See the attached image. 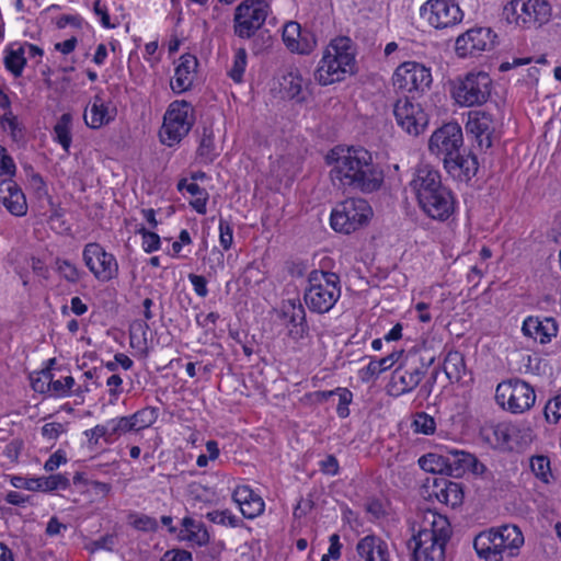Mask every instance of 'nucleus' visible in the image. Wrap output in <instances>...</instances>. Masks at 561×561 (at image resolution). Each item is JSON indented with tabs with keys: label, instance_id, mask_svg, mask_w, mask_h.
<instances>
[{
	"label": "nucleus",
	"instance_id": "obj_1",
	"mask_svg": "<svg viewBox=\"0 0 561 561\" xmlns=\"http://www.w3.org/2000/svg\"><path fill=\"white\" fill-rule=\"evenodd\" d=\"M332 164L330 171L333 183L362 193L378 191L383 183V172L374 163L371 153L364 147H337L327 156Z\"/></svg>",
	"mask_w": 561,
	"mask_h": 561
},
{
	"label": "nucleus",
	"instance_id": "obj_7",
	"mask_svg": "<svg viewBox=\"0 0 561 561\" xmlns=\"http://www.w3.org/2000/svg\"><path fill=\"white\" fill-rule=\"evenodd\" d=\"M495 400L512 413H524L535 404L536 392L528 382L514 378L497 385Z\"/></svg>",
	"mask_w": 561,
	"mask_h": 561
},
{
	"label": "nucleus",
	"instance_id": "obj_41",
	"mask_svg": "<svg viewBox=\"0 0 561 561\" xmlns=\"http://www.w3.org/2000/svg\"><path fill=\"white\" fill-rule=\"evenodd\" d=\"M197 156L206 163L213 162L217 156L213 134L208 128H204L199 146L197 148Z\"/></svg>",
	"mask_w": 561,
	"mask_h": 561
},
{
	"label": "nucleus",
	"instance_id": "obj_9",
	"mask_svg": "<svg viewBox=\"0 0 561 561\" xmlns=\"http://www.w3.org/2000/svg\"><path fill=\"white\" fill-rule=\"evenodd\" d=\"M551 14L546 0H512L503 9V16L508 23L526 26L530 23L542 24Z\"/></svg>",
	"mask_w": 561,
	"mask_h": 561
},
{
	"label": "nucleus",
	"instance_id": "obj_53",
	"mask_svg": "<svg viewBox=\"0 0 561 561\" xmlns=\"http://www.w3.org/2000/svg\"><path fill=\"white\" fill-rule=\"evenodd\" d=\"M0 125L4 130H10L13 139H19L23 136L18 117L13 115L11 111L3 115L0 121Z\"/></svg>",
	"mask_w": 561,
	"mask_h": 561
},
{
	"label": "nucleus",
	"instance_id": "obj_15",
	"mask_svg": "<svg viewBox=\"0 0 561 561\" xmlns=\"http://www.w3.org/2000/svg\"><path fill=\"white\" fill-rule=\"evenodd\" d=\"M420 13L436 28L455 25L463 16L458 4L448 0H428L421 7Z\"/></svg>",
	"mask_w": 561,
	"mask_h": 561
},
{
	"label": "nucleus",
	"instance_id": "obj_2",
	"mask_svg": "<svg viewBox=\"0 0 561 561\" xmlns=\"http://www.w3.org/2000/svg\"><path fill=\"white\" fill-rule=\"evenodd\" d=\"M524 545V536L516 525H503L480 533L473 547L485 561H504L518 554Z\"/></svg>",
	"mask_w": 561,
	"mask_h": 561
},
{
	"label": "nucleus",
	"instance_id": "obj_27",
	"mask_svg": "<svg viewBox=\"0 0 561 561\" xmlns=\"http://www.w3.org/2000/svg\"><path fill=\"white\" fill-rule=\"evenodd\" d=\"M433 493L440 503L451 507L460 505L463 500V492L460 485L444 478L434 480Z\"/></svg>",
	"mask_w": 561,
	"mask_h": 561
},
{
	"label": "nucleus",
	"instance_id": "obj_26",
	"mask_svg": "<svg viewBox=\"0 0 561 561\" xmlns=\"http://www.w3.org/2000/svg\"><path fill=\"white\" fill-rule=\"evenodd\" d=\"M359 561H388L387 543L376 536H366L356 547Z\"/></svg>",
	"mask_w": 561,
	"mask_h": 561
},
{
	"label": "nucleus",
	"instance_id": "obj_52",
	"mask_svg": "<svg viewBox=\"0 0 561 561\" xmlns=\"http://www.w3.org/2000/svg\"><path fill=\"white\" fill-rule=\"evenodd\" d=\"M543 414L550 423H557L561 419V393L547 402Z\"/></svg>",
	"mask_w": 561,
	"mask_h": 561
},
{
	"label": "nucleus",
	"instance_id": "obj_4",
	"mask_svg": "<svg viewBox=\"0 0 561 561\" xmlns=\"http://www.w3.org/2000/svg\"><path fill=\"white\" fill-rule=\"evenodd\" d=\"M309 287L305 291V302L312 312L330 311L341 296L340 277L332 272L312 271L308 277Z\"/></svg>",
	"mask_w": 561,
	"mask_h": 561
},
{
	"label": "nucleus",
	"instance_id": "obj_13",
	"mask_svg": "<svg viewBox=\"0 0 561 561\" xmlns=\"http://www.w3.org/2000/svg\"><path fill=\"white\" fill-rule=\"evenodd\" d=\"M82 257L87 267L101 282H108L118 274V263L115 256L107 253L99 243L85 244Z\"/></svg>",
	"mask_w": 561,
	"mask_h": 561
},
{
	"label": "nucleus",
	"instance_id": "obj_33",
	"mask_svg": "<svg viewBox=\"0 0 561 561\" xmlns=\"http://www.w3.org/2000/svg\"><path fill=\"white\" fill-rule=\"evenodd\" d=\"M470 456V453L463 450H448L444 456L446 474L455 478L461 477L468 469L469 460L467 458Z\"/></svg>",
	"mask_w": 561,
	"mask_h": 561
},
{
	"label": "nucleus",
	"instance_id": "obj_59",
	"mask_svg": "<svg viewBox=\"0 0 561 561\" xmlns=\"http://www.w3.org/2000/svg\"><path fill=\"white\" fill-rule=\"evenodd\" d=\"M16 171L13 159L7 154L4 147L0 145V175H14Z\"/></svg>",
	"mask_w": 561,
	"mask_h": 561
},
{
	"label": "nucleus",
	"instance_id": "obj_35",
	"mask_svg": "<svg viewBox=\"0 0 561 561\" xmlns=\"http://www.w3.org/2000/svg\"><path fill=\"white\" fill-rule=\"evenodd\" d=\"M444 371L449 381H460L466 373L463 356L457 351L449 352L444 360Z\"/></svg>",
	"mask_w": 561,
	"mask_h": 561
},
{
	"label": "nucleus",
	"instance_id": "obj_62",
	"mask_svg": "<svg viewBox=\"0 0 561 561\" xmlns=\"http://www.w3.org/2000/svg\"><path fill=\"white\" fill-rule=\"evenodd\" d=\"M188 279L197 296L204 298L208 295L207 280L204 276L191 273Z\"/></svg>",
	"mask_w": 561,
	"mask_h": 561
},
{
	"label": "nucleus",
	"instance_id": "obj_19",
	"mask_svg": "<svg viewBox=\"0 0 561 561\" xmlns=\"http://www.w3.org/2000/svg\"><path fill=\"white\" fill-rule=\"evenodd\" d=\"M466 129L473 136L480 150H486L492 147L495 125L489 113L483 111L471 113Z\"/></svg>",
	"mask_w": 561,
	"mask_h": 561
},
{
	"label": "nucleus",
	"instance_id": "obj_8",
	"mask_svg": "<svg viewBox=\"0 0 561 561\" xmlns=\"http://www.w3.org/2000/svg\"><path fill=\"white\" fill-rule=\"evenodd\" d=\"M267 14L268 5L264 0H243L234 11V34L250 38L262 27Z\"/></svg>",
	"mask_w": 561,
	"mask_h": 561
},
{
	"label": "nucleus",
	"instance_id": "obj_38",
	"mask_svg": "<svg viewBox=\"0 0 561 561\" xmlns=\"http://www.w3.org/2000/svg\"><path fill=\"white\" fill-rule=\"evenodd\" d=\"M530 469L537 479L545 483L550 482L552 478L550 459L543 455L533 456L530 458Z\"/></svg>",
	"mask_w": 561,
	"mask_h": 561
},
{
	"label": "nucleus",
	"instance_id": "obj_54",
	"mask_svg": "<svg viewBox=\"0 0 561 561\" xmlns=\"http://www.w3.org/2000/svg\"><path fill=\"white\" fill-rule=\"evenodd\" d=\"M336 394L339 396V404L336 408L337 415L345 419L350 414L348 405L352 402L353 394L346 388H336Z\"/></svg>",
	"mask_w": 561,
	"mask_h": 561
},
{
	"label": "nucleus",
	"instance_id": "obj_36",
	"mask_svg": "<svg viewBox=\"0 0 561 561\" xmlns=\"http://www.w3.org/2000/svg\"><path fill=\"white\" fill-rule=\"evenodd\" d=\"M71 123L72 117L69 113H65L60 116L54 127L55 139L61 145L66 152H69L71 145Z\"/></svg>",
	"mask_w": 561,
	"mask_h": 561
},
{
	"label": "nucleus",
	"instance_id": "obj_42",
	"mask_svg": "<svg viewBox=\"0 0 561 561\" xmlns=\"http://www.w3.org/2000/svg\"><path fill=\"white\" fill-rule=\"evenodd\" d=\"M304 79L298 70H290L283 76L280 85L286 91L288 96L296 98L300 94L302 89Z\"/></svg>",
	"mask_w": 561,
	"mask_h": 561
},
{
	"label": "nucleus",
	"instance_id": "obj_50",
	"mask_svg": "<svg viewBox=\"0 0 561 561\" xmlns=\"http://www.w3.org/2000/svg\"><path fill=\"white\" fill-rule=\"evenodd\" d=\"M107 424L112 440L128 432H134V427L131 425L129 416L113 419L108 421Z\"/></svg>",
	"mask_w": 561,
	"mask_h": 561
},
{
	"label": "nucleus",
	"instance_id": "obj_37",
	"mask_svg": "<svg viewBox=\"0 0 561 561\" xmlns=\"http://www.w3.org/2000/svg\"><path fill=\"white\" fill-rule=\"evenodd\" d=\"M69 486V480L64 474H51L49 477H41L36 478L34 482H32L31 488L38 489L39 491H54L57 489H66Z\"/></svg>",
	"mask_w": 561,
	"mask_h": 561
},
{
	"label": "nucleus",
	"instance_id": "obj_10",
	"mask_svg": "<svg viewBox=\"0 0 561 561\" xmlns=\"http://www.w3.org/2000/svg\"><path fill=\"white\" fill-rule=\"evenodd\" d=\"M415 547L413 557L415 561H444L445 546L449 539V531L444 527L437 529L423 528L413 536Z\"/></svg>",
	"mask_w": 561,
	"mask_h": 561
},
{
	"label": "nucleus",
	"instance_id": "obj_5",
	"mask_svg": "<svg viewBox=\"0 0 561 561\" xmlns=\"http://www.w3.org/2000/svg\"><path fill=\"white\" fill-rule=\"evenodd\" d=\"M373 216V209L364 198H347L332 210L330 222L333 230L350 234L366 225Z\"/></svg>",
	"mask_w": 561,
	"mask_h": 561
},
{
	"label": "nucleus",
	"instance_id": "obj_43",
	"mask_svg": "<svg viewBox=\"0 0 561 561\" xmlns=\"http://www.w3.org/2000/svg\"><path fill=\"white\" fill-rule=\"evenodd\" d=\"M412 427L415 433L432 435L436 430V422L434 417L425 412H416L414 414Z\"/></svg>",
	"mask_w": 561,
	"mask_h": 561
},
{
	"label": "nucleus",
	"instance_id": "obj_14",
	"mask_svg": "<svg viewBox=\"0 0 561 561\" xmlns=\"http://www.w3.org/2000/svg\"><path fill=\"white\" fill-rule=\"evenodd\" d=\"M463 145L462 129L458 123H447L437 128L430 138L428 149L432 153L448 158L456 154Z\"/></svg>",
	"mask_w": 561,
	"mask_h": 561
},
{
	"label": "nucleus",
	"instance_id": "obj_22",
	"mask_svg": "<svg viewBox=\"0 0 561 561\" xmlns=\"http://www.w3.org/2000/svg\"><path fill=\"white\" fill-rule=\"evenodd\" d=\"M444 167L454 179L468 182L477 174L479 163L474 154H463L460 149L456 154L444 158Z\"/></svg>",
	"mask_w": 561,
	"mask_h": 561
},
{
	"label": "nucleus",
	"instance_id": "obj_49",
	"mask_svg": "<svg viewBox=\"0 0 561 561\" xmlns=\"http://www.w3.org/2000/svg\"><path fill=\"white\" fill-rule=\"evenodd\" d=\"M239 507L245 518H254L264 511V502L257 494L253 493L252 496Z\"/></svg>",
	"mask_w": 561,
	"mask_h": 561
},
{
	"label": "nucleus",
	"instance_id": "obj_21",
	"mask_svg": "<svg viewBox=\"0 0 561 561\" xmlns=\"http://www.w3.org/2000/svg\"><path fill=\"white\" fill-rule=\"evenodd\" d=\"M426 370L423 364H400L392 373L390 386L394 394H403L415 389L423 379Z\"/></svg>",
	"mask_w": 561,
	"mask_h": 561
},
{
	"label": "nucleus",
	"instance_id": "obj_31",
	"mask_svg": "<svg viewBox=\"0 0 561 561\" xmlns=\"http://www.w3.org/2000/svg\"><path fill=\"white\" fill-rule=\"evenodd\" d=\"M282 314L289 321V323L297 328V334L302 336L306 333V311L299 300L289 299L284 301L282 306Z\"/></svg>",
	"mask_w": 561,
	"mask_h": 561
},
{
	"label": "nucleus",
	"instance_id": "obj_12",
	"mask_svg": "<svg viewBox=\"0 0 561 561\" xmlns=\"http://www.w3.org/2000/svg\"><path fill=\"white\" fill-rule=\"evenodd\" d=\"M431 83V70L416 61L401 64L393 73V85L402 91L424 92Z\"/></svg>",
	"mask_w": 561,
	"mask_h": 561
},
{
	"label": "nucleus",
	"instance_id": "obj_30",
	"mask_svg": "<svg viewBox=\"0 0 561 561\" xmlns=\"http://www.w3.org/2000/svg\"><path fill=\"white\" fill-rule=\"evenodd\" d=\"M480 437L493 448L507 450V422L483 425L480 430Z\"/></svg>",
	"mask_w": 561,
	"mask_h": 561
},
{
	"label": "nucleus",
	"instance_id": "obj_60",
	"mask_svg": "<svg viewBox=\"0 0 561 561\" xmlns=\"http://www.w3.org/2000/svg\"><path fill=\"white\" fill-rule=\"evenodd\" d=\"M85 436L88 437L89 442L94 440V444H96L101 437L104 438L106 443L112 442L107 423L106 425H96L92 430L87 431Z\"/></svg>",
	"mask_w": 561,
	"mask_h": 561
},
{
	"label": "nucleus",
	"instance_id": "obj_28",
	"mask_svg": "<svg viewBox=\"0 0 561 561\" xmlns=\"http://www.w3.org/2000/svg\"><path fill=\"white\" fill-rule=\"evenodd\" d=\"M181 525L182 529L179 533L181 540H187L199 547L209 542V534L202 522L186 516L182 519Z\"/></svg>",
	"mask_w": 561,
	"mask_h": 561
},
{
	"label": "nucleus",
	"instance_id": "obj_18",
	"mask_svg": "<svg viewBox=\"0 0 561 561\" xmlns=\"http://www.w3.org/2000/svg\"><path fill=\"white\" fill-rule=\"evenodd\" d=\"M494 37L490 28H471L456 39V53L462 58L478 55L492 47Z\"/></svg>",
	"mask_w": 561,
	"mask_h": 561
},
{
	"label": "nucleus",
	"instance_id": "obj_44",
	"mask_svg": "<svg viewBox=\"0 0 561 561\" xmlns=\"http://www.w3.org/2000/svg\"><path fill=\"white\" fill-rule=\"evenodd\" d=\"M419 463L425 471L446 474L445 458L443 455L427 454L420 458Z\"/></svg>",
	"mask_w": 561,
	"mask_h": 561
},
{
	"label": "nucleus",
	"instance_id": "obj_34",
	"mask_svg": "<svg viewBox=\"0 0 561 561\" xmlns=\"http://www.w3.org/2000/svg\"><path fill=\"white\" fill-rule=\"evenodd\" d=\"M25 50L23 46L14 48L12 45L7 47L4 50V66L5 69L11 72L15 78L22 76L24 67L26 65Z\"/></svg>",
	"mask_w": 561,
	"mask_h": 561
},
{
	"label": "nucleus",
	"instance_id": "obj_6",
	"mask_svg": "<svg viewBox=\"0 0 561 561\" xmlns=\"http://www.w3.org/2000/svg\"><path fill=\"white\" fill-rule=\"evenodd\" d=\"M193 113L194 108L186 101L172 102L163 117L161 141L169 147L179 144L194 124Z\"/></svg>",
	"mask_w": 561,
	"mask_h": 561
},
{
	"label": "nucleus",
	"instance_id": "obj_61",
	"mask_svg": "<svg viewBox=\"0 0 561 561\" xmlns=\"http://www.w3.org/2000/svg\"><path fill=\"white\" fill-rule=\"evenodd\" d=\"M316 47L314 37L308 32L301 31V37L298 38V48L294 49L293 53L309 54Z\"/></svg>",
	"mask_w": 561,
	"mask_h": 561
},
{
	"label": "nucleus",
	"instance_id": "obj_11",
	"mask_svg": "<svg viewBox=\"0 0 561 561\" xmlns=\"http://www.w3.org/2000/svg\"><path fill=\"white\" fill-rule=\"evenodd\" d=\"M492 89V79L486 72L468 73L454 91L456 102L462 106L484 104Z\"/></svg>",
	"mask_w": 561,
	"mask_h": 561
},
{
	"label": "nucleus",
	"instance_id": "obj_20",
	"mask_svg": "<svg viewBox=\"0 0 561 561\" xmlns=\"http://www.w3.org/2000/svg\"><path fill=\"white\" fill-rule=\"evenodd\" d=\"M409 185L416 201L444 186L439 171L430 164L417 165Z\"/></svg>",
	"mask_w": 561,
	"mask_h": 561
},
{
	"label": "nucleus",
	"instance_id": "obj_45",
	"mask_svg": "<svg viewBox=\"0 0 561 561\" xmlns=\"http://www.w3.org/2000/svg\"><path fill=\"white\" fill-rule=\"evenodd\" d=\"M301 26L297 22L290 21L285 24L283 30V41L290 51L299 49L298 38L301 37Z\"/></svg>",
	"mask_w": 561,
	"mask_h": 561
},
{
	"label": "nucleus",
	"instance_id": "obj_46",
	"mask_svg": "<svg viewBox=\"0 0 561 561\" xmlns=\"http://www.w3.org/2000/svg\"><path fill=\"white\" fill-rule=\"evenodd\" d=\"M247 67V51L244 48H239L234 54L233 65L229 70V77L237 83L243 79V73Z\"/></svg>",
	"mask_w": 561,
	"mask_h": 561
},
{
	"label": "nucleus",
	"instance_id": "obj_64",
	"mask_svg": "<svg viewBox=\"0 0 561 561\" xmlns=\"http://www.w3.org/2000/svg\"><path fill=\"white\" fill-rule=\"evenodd\" d=\"M93 11L96 15L100 16L101 23L106 28H113L115 25L111 24L110 22V15L107 12V8L105 4L101 2V0H95L93 2Z\"/></svg>",
	"mask_w": 561,
	"mask_h": 561
},
{
	"label": "nucleus",
	"instance_id": "obj_16",
	"mask_svg": "<svg viewBox=\"0 0 561 561\" xmlns=\"http://www.w3.org/2000/svg\"><path fill=\"white\" fill-rule=\"evenodd\" d=\"M393 114L398 125L413 136L423 133L428 123L427 115L421 105L409 98L399 99L396 102Z\"/></svg>",
	"mask_w": 561,
	"mask_h": 561
},
{
	"label": "nucleus",
	"instance_id": "obj_29",
	"mask_svg": "<svg viewBox=\"0 0 561 561\" xmlns=\"http://www.w3.org/2000/svg\"><path fill=\"white\" fill-rule=\"evenodd\" d=\"M536 435L526 423H507V450L528 446Z\"/></svg>",
	"mask_w": 561,
	"mask_h": 561
},
{
	"label": "nucleus",
	"instance_id": "obj_39",
	"mask_svg": "<svg viewBox=\"0 0 561 561\" xmlns=\"http://www.w3.org/2000/svg\"><path fill=\"white\" fill-rule=\"evenodd\" d=\"M158 417L157 410L153 408H145L133 415H129L134 432H139L151 426Z\"/></svg>",
	"mask_w": 561,
	"mask_h": 561
},
{
	"label": "nucleus",
	"instance_id": "obj_58",
	"mask_svg": "<svg viewBox=\"0 0 561 561\" xmlns=\"http://www.w3.org/2000/svg\"><path fill=\"white\" fill-rule=\"evenodd\" d=\"M219 241L221 247L225 250H229L233 242L232 228L230 224L222 218L219 220Z\"/></svg>",
	"mask_w": 561,
	"mask_h": 561
},
{
	"label": "nucleus",
	"instance_id": "obj_55",
	"mask_svg": "<svg viewBox=\"0 0 561 561\" xmlns=\"http://www.w3.org/2000/svg\"><path fill=\"white\" fill-rule=\"evenodd\" d=\"M138 232L142 237V249L147 253L154 252L160 248V237L146 228H140Z\"/></svg>",
	"mask_w": 561,
	"mask_h": 561
},
{
	"label": "nucleus",
	"instance_id": "obj_3",
	"mask_svg": "<svg viewBox=\"0 0 561 561\" xmlns=\"http://www.w3.org/2000/svg\"><path fill=\"white\" fill-rule=\"evenodd\" d=\"M354 67L352 41L348 37H337L327 47L314 77L320 84L328 85L343 80L347 73H353Z\"/></svg>",
	"mask_w": 561,
	"mask_h": 561
},
{
	"label": "nucleus",
	"instance_id": "obj_63",
	"mask_svg": "<svg viewBox=\"0 0 561 561\" xmlns=\"http://www.w3.org/2000/svg\"><path fill=\"white\" fill-rule=\"evenodd\" d=\"M116 543L115 535H105L94 541L91 542V551L104 549L107 551H112Z\"/></svg>",
	"mask_w": 561,
	"mask_h": 561
},
{
	"label": "nucleus",
	"instance_id": "obj_57",
	"mask_svg": "<svg viewBox=\"0 0 561 561\" xmlns=\"http://www.w3.org/2000/svg\"><path fill=\"white\" fill-rule=\"evenodd\" d=\"M73 385L75 379L71 376H67L62 380H54L51 383V392L56 397H66L69 394Z\"/></svg>",
	"mask_w": 561,
	"mask_h": 561
},
{
	"label": "nucleus",
	"instance_id": "obj_23",
	"mask_svg": "<svg viewBox=\"0 0 561 561\" xmlns=\"http://www.w3.org/2000/svg\"><path fill=\"white\" fill-rule=\"evenodd\" d=\"M0 204L13 216L23 217L27 214L26 197L11 179L0 181Z\"/></svg>",
	"mask_w": 561,
	"mask_h": 561
},
{
	"label": "nucleus",
	"instance_id": "obj_32",
	"mask_svg": "<svg viewBox=\"0 0 561 561\" xmlns=\"http://www.w3.org/2000/svg\"><path fill=\"white\" fill-rule=\"evenodd\" d=\"M85 124L93 129H98L105 124H108L112 117L108 114L107 107L100 95H95L90 108H85L83 115Z\"/></svg>",
	"mask_w": 561,
	"mask_h": 561
},
{
	"label": "nucleus",
	"instance_id": "obj_40",
	"mask_svg": "<svg viewBox=\"0 0 561 561\" xmlns=\"http://www.w3.org/2000/svg\"><path fill=\"white\" fill-rule=\"evenodd\" d=\"M55 268L61 278L68 283L76 284L80 280L82 272L69 260L57 257Z\"/></svg>",
	"mask_w": 561,
	"mask_h": 561
},
{
	"label": "nucleus",
	"instance_id": "obj_51",
	"mask_svg": "<svg viewBox=\"0 0 561 561\" xmlns=\"http://www.w3.org/2000/svg\"><path fill=\"white\" fill-rule=\"evenodd\" d=\"M206 518L213 523L231 527H237L240 524V519L228 510L208 512Z\"/></svg>",
	"mask_w": 561,
	"mask_h": 561
},
{
	"label": "nucleus",
	"instance_id": "obj_24",
	"mask_svg": "<svg viewBox=\"0 0 561 561\" xmlns=\"http://www.w3.org/2000/svg\"><path fill=\"white\" fill-rule=\"evenodd\" d=\"M197 65V58L191 54H184L180 57L179 65L175 68L174 81H171V88L175 93H182L192 87Z\"/></svg>",
	"mask_w": 561,
	"mask_h": 561
},
{
	"label": "nucleus",
	"instance_id": "obj_48",
	"mask_svg": "<svg viewBox=\"0 0 561 561\" xmlns=\"http://www.w3.org/2000/svg\"><path fill=\"white\" fill-rule=\"evenodd\" d=\"M400 356H401V352L400 353L392 352L391 354H389L386 357H382L380 359L370 360V363L367 366V370L371 375H379L382 371H386L387 369L391 368L398 362Z\"/></svg>",
	"mask_w": 561,
	"mask_h": 561
},
{
	"label": "nucleus",
	"instance_id": "obj_56",
	"mask_svg": "<svg viewBox=\"0 0 561 561\" xmlns=\"http://www.w3.org/2000/svg\"><path fill=\"white\" fill-rule=\"evenodd\" d=\"M467 459L469 460L467 471H470L476 476H480L485 480H493L492 472L474 455L471 454Z\"/></svg>",
	"mask_w": 561,
	"mask_h": 561
},
{
	"label": "nucleus",
	"instance_id": "obj_17",
	"mask_svg": "<svg viewBox=\"0 0 561 561\" xmlns=\"http://www.w3.org/2000/svg\"><path fill=\"white\" fill-rule=\"evenodd\" d=\"M420 208L432 219L445 221L455 211V197L449 187L443 186L417 201Z\"/></svg>",
	"mask_w": 561,
	"mask_h": 561
},
{
	"label": "nucleus",
	"instance_id": "obj_25",
	"mask_svg": "<svg viewBox=\"0 0 561 561\" xmlns=\"http://www.w3.org/2000/svg\"><path fill=\"white\" fill-rule=\"evenodd\" d=\"M523 333L535 340H539L541 344L550 342L552 336L557 335L558 325L554 319L528 317L523 323Z\"/></svg>",
	"mask_w": 561,
	"mask_h": 561
},
{
	"label": "nucleus",
	"instance_id": "obj_47",
	"mask_svg": "<svg viewBox=\"0 0 561 561\" xmlns=\"http://www.w3.org/2000/svg\"><path fill=\"white\" fill-rule=\"evenodd\" d=\"M129 523L130 525L140 531L149 533V531H156L158 529V522L156 518L145 515V514H130L129 515Z\"/></svg>",
	"mask_w": 561,
	"mask_h": 561
}]
</instances>
